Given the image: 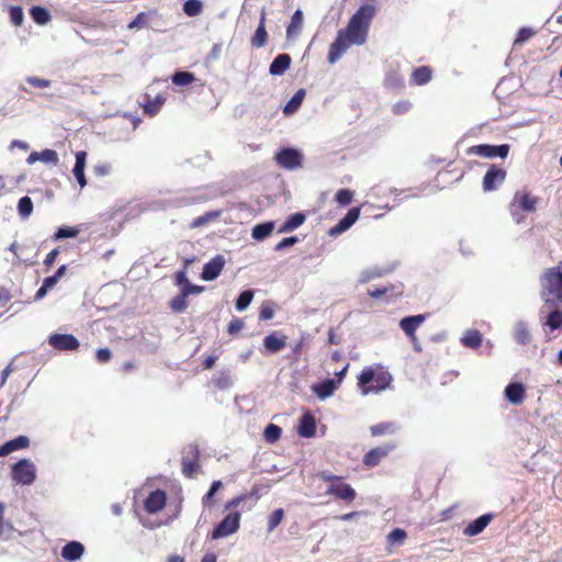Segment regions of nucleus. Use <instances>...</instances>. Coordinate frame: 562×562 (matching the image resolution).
<instances>
[{"instance_id": "26", "label": "nucleus", "mask_w": 562, "mask_h": 562, "mask_svg": "<svg viewBox=\"0 0 562 562\" xmlns=\"http://www.w3.org/2000/svg\"><path fill=\"white\" fill-rule=\"evenodd\" d=\"M291 57L288 54L278 55L269 67V72L272 76H281L283 75L291 65Z\"/></svg>"}, {"instance_id": "48", "label": "nucleus", "mask_w": 562, "mask_h": 562, "mask_svg": "<svg viewBox=\"0 0 562 562\" xmlns=\"http://www.w3.org/2000/svg\"><path fill=\"white\" fill-rule=\"evenodd\" d=\"M79 234V229L76 227L65 226L57 229L54 235L55 239L72 238Z\"/></svg>"}, {"instance_id": "1", "label": "nucleus", "mask_w": 562, "mask_h": 562, "mask_svg": "<svg viewBox=\"0 0 562 562\" xmlns=\"http://www.w3.org/2000/svg\"><path fill=\"white\" fill-rule=\"evenodd\" d=\"M540 297L543 307H562V261L542 271Z\"/></svg>"}, {"instance_id": "41", "label": "nucleus", "mask_w": 562, "mask_h": 562, "mask_svg": "<svg viewBox=\"0 0 562 562\" xmlns=\"http://www.w3.org/2000/svg\"><path fill=\"white\" fill-rule=\"evenodd\" d=\"M282 429L278 425L269 424L265 429L263 436L266 441L273 443L280 439Z\"/></svg>"}, {"instance_id": "46", "label": "nucleus", "mask_w": 562, "mask_h": 562, "mask_svg": "<svg viewBox=\"0 0 562 562\" xmlns=\"http://www.w3.org/2000/svg\"><path fill=\"white\" fill-rule=\"evenodd\" d=\"M352 198H353V192L349 189H340L337 191L336 195H335V201L342 205V206H346L348 204L351 203L352 201Z\"/></svg>"}, {"instance_id": "29", "label": "nucleus", "mask_w": 562, "mask_h": 562, "mask_svg": "<svg viewBox=\"0 0 562 562\" xmlns=\"http://www.w3.org/2000/svg\"><path fill=\"white\" fill-rule=\"evenodd\" d=\"M461 342L464 347L477 349L482 345V334L475 329L468 330L461 338Z\"/></svg>"}, {"instance_id": "30", "label": "nucleus", "mask_w": 562, "mask_h": 562, "mask_svg": "<svg viewBox=\"0 0 562 562\" xmlns=\"http://www.w3.org/2000/svg\"><path fill=\"white\" fill-rule=\"evenodd\" d=\"M304 97H305V90L304 89L297 90L292 95V98L288 101V103L285 104V106L283 109L284 114L290 115V114L295 113L299 110V108L301 106V104L304 100Z\"/></svg>"}, {"instance_id": "35", "label": "nucleus", "mask_w": 562, "mask_h": 562, "mask_svg": "<svg viewBox=\"0 0 562 562\" xmlns=\"http://www.w3.org/2000/svg\"><path fill=\"white\" fill-rule=\"evenodd\" d=\"M164 103L165 98L161 94H158L154 100L147 98L143 105L145 114L149 116L156 115L160 111Z\"/></svg>"}, {"instance_id": "8", "label": "nucleus", "mask_w": 562, "mask_h": 562, "mask_svg": "<svg viewBox=\"0 0 562 562\" xmlns=\"http://www.w3.org/2000/svg\"><path fill=\"white\" fill-rule=\"evenodd\" d=\"M240 514L231 513L213 529L212 539L227 537L237 531L239 528Z\"/></svg>"}, {"instance_id": "13", "label": "nucleus", "mask_w": 562, "mask_h": 562, "mask_svg": "<svg viewBox=\"0 0 562 562\" xmlns=\"http://www.w3.org/2000/svg\"><path fill=\"white\" fill-rule=\"evenodd\" d=\"M394 449V446L385 445L382 447H375L371 450H369L362 459V463L367 468H374L376 467L382 459L387 457V454Z\"/></svg>"}, {"instance_id": "58", "label": "nucleus", "mask_w": 562, "mask_h": 562, "mask_svg": "<svg viewBox=\"0 0 562 562\" xmlns=\"http://www.w3.org/2000/svg\"><path fill=\"white\" fill-rule=\"evenodd\" d=\"M317 476L324 481V482H327L328 485H334L336 484L337 482H339L340 477L341 476H338V475H335V474H331L330 472H327V471H322L317 474Z\"/></svg>"}, {"instance_id": "20", "label": "nucleus", "mask_w": 562, "mask_h": 562, "mask_svg": "<svg viewBox=\"0 0 562 562\" xmlns=\"http://www.w3.org/2000/svg\"><path fill=\"white\" fill-rule=\"evenodd\" d=\"M301 437L312 438L316 434L315 417L311 413H305L301 418L297 427Z\"/></svg>"}, {"instance_id": "16", "label": "nucleus", "mask_w": 562, "mask_h": 562, "mask_svg": "<svg viewBox=\"0 0 562 562\" xmlns=\"http://www.w3.org/2000/svg\"><path fill=\"white\" fill-rule=\"evenodd\" d=\"M359 207L350 209L347 212V214L335 226L330 228L329 234L334 236L346 232L356 223V221L359 218Z\"/></svg>"}, {"instance_id": "52", "label": "nucleus", "mask_w": 562, "mask_h": 562, "mask_svg": "<svg viewBox=\"0 0 562 562\" xmlns=\"http://www.w3.org/2000/svg\"><path fill=\"white\" fill-rule=\"evenodd\" d=\"M111 170H112V166L109 162H101V164L94 165L92 168V172L97 177H105V176L110 175Z\"/></svg>"}, {"instance_id": "18", "label": "nucleus", "mask_w": 562, "mask_h": 562, "mask_svg": "<svg viewBox=\"0 0 562 562\" xmlns=\"http://www.w3.org/2000/svg\"><path fill=\"white\" fill-rule=\"evenodd\" d=\"M88 154L85 150H80L76 153V161L72 169V173L79 183L80 188H85L87 186V178L85 176V168L87 162Z\"/></svg>"}, {"instance_id": "3", "label": "nucleus", "mask_w": 562, "mask_h": 562, "mask_svg": "<svg viewBox=\"0 0 562 562\" xmlns=\"http://www.w3.org/2000/svg\"><path fill=\"white\" fill-rule=\"evenodd\" d=\"M539 199L528 191H517L509 204L510 214L516 222H520L522 212L533 213L537 210Z\"/></svg>"}, {"instance_id": "25", "label": "nucleus", "mask_w": 562, "mask_h": 562, "mask_svg": "<svg viewBox=\"0 0 562 562\" xmlns=\"http://www.w3.org/2000/svg\"><path fill=\"white\" fill-rule=\"evenodd\" d=\"M268 33L266 30V12L262 11L260 15L259 25L252 35L250 42L254 47L260 48L267 44Z\"/></svg>"}, {"instance_id": "28", "label": "nucleus", "mask_w": 562, "mask_h": 562, "mask_svg": "<svg viewBox=\"0 0 562 562\" xmlns=\"http://www.w3.org/2000/svg\"><path fill=\"white\" fill-rule=\"evenodd\" d=\"M432 71L428 66H420L412 72V83L422 86L426 85L431 80Z\"/></svg>"}, {"instance_id": "22", "label": "nucleus", "mask_w": 562, "mask_h": 562, "mask_svg": "<svg viewBox=\"0 0 562 562\" xmlns=\"http://www.w3.org/2000/svg\"><path fill=\"white\" fill-rule=\"evenodd\" d=\"M506 398L514 405H519L526 397V390L521 383H509L505 389Z\"/></svg>"}, {"instance_id": "36", "label": "nucleus", "mask_w": 562, "mask_h": 562, "mask_svg": "<svg viewBox=\"0 0 562 562\" xmlns=\"http://www.w3.org/2000/svg\"><path fill=\"white\" fill-rule=\"evenodd\" d=\"M195 79L193 72L182 70L176 71L171 77L172 83L179 87L189 86L193 83Z\"/></svg>"}, {"instance_id": "53", "label": "nucleus", "mask_w": 562, "mask_h": 562, "mask_svg": "<svg viewBox=\"0 0 562 562\" xmlns=\"http://www.w3.org/2000/svg\"><path fill=\"white\" fill-rule=\"evenodd\" d=\"M535 34V32L531 30V29H528V27H522L518 31L517 35H516V38H515V44H524L525 42H527L532 35Z\"/></svg>"}, {"instance_id": "17", "label": "nucleus", "mask_w": 562, "mask_h": 562, "mask_svg": "<svg viewBox=\"0 0 562 562\" xmlns=\"http://www.w3.org/2000/svg\"><path fill=\"white\" fill-rule=\"evenodd\" d=\"M424 321L425 315L423 314L404 317L400 322V327L409 337V339L416 340V329L424 323Z\"/></svg>"}, {"instance_id": "37", "label": "nucleus", "mask_w": 562, "mask_h": 562, "mask_svg": "<svg viewBox=\"0 0 562 562\" xmlns=\"http://www.w3.org/2000/svg\"><path fill=\"white\" fill-rule=\"evenodd\" d=\"M302 24H303V13L301 10H296L291 18L290 24L286 27V35L290 37V36H293L294 34H296L301 30Z\"/></svg>"}, {"instance_id": "49", "label": "nucleus", "mask_w": 562, "mask_h": 562, "mask_svg": "<svg viewBox=\"0 0 562 562\" xmlns=\"http://www.w3.org/2000/svg\"><path fill=\"white\" fill-rule=\"evenodd\" d=\"M223 486L221 481H214L209 490V492L203 496L204 506H212L214 501V494Z\"/></svg>"}, {"instance_id": "6", "label": "nucleus", "mask_w": 562, "mask_h": 562, "mask_svg": "<svg viewBox=\"0 0 562 562\" xmlns=\"http://www.w3.org/2000/svg\"><path fill=\"white\" fill-rule=\"evenodd\" d=\"M200 469V450L196 445H189L181 458L182 474L191 479Z\"/></svg>"}, {"instance_id": "57", "label": "nucleus", "mask_w": 562, "mask_h": 562, "mask_svg": "<svg viewBox=\"0 0 562 562\" xmlns=\"http://www.w3.org/2000/svg\"><path fill=\"white\" fill-rule=\"evenodd\" d=\"M317 476L324 481V482H327L328 485H334L336 484L337 482H339L340 477L341 476H338V475H335V474H331L330 472H327V471H322L317 474Z\"/></svg>"}, {"instance_id": "47", "label": "nucleus", "mask_w": 562, "mask_h": 562, "mask_svg": "<svg viewBox=\"0 0 562 562\" xmlns=\"http://www.w3.org/2000/svg\"><path fill=\"white\" fill-rule=\"evenodd\" d=\"M283 517H284V512L282 508H278V509L273 510L272 514L268 518V529L270 531L276 529L282 521Z\"/></svg>"}, {"instance_id": "10", "label": "nucleus", "mask_w": 562, "mask_h": 562, "mask_svg": "<svg viewBox=\"0 0 562 562\" xmlns=\"http://www.w3.org/2000/svg\"><path fill=\"white\" fill-rule=\"evenodd\" d=\"M327 495L334 496L336 499L344 501L347 504L352 503L357 497L356 490L344 482V477H340L339 482L334 485H328L326 491Z\"/></svg>"}, {"instance_id": "7", "label": "nucleus", "mask_w": 562, "mask_h": 562, "mask_svg": "<svg viewBox=\"0 0 562 562\" xmlns=\"http://www.w3.org/2000/svg\"><path fill=\"white\" fill-rule=\"evenodd\" d=\"M274 159L280 167L289 170L300 168L303 162L302 154L294 148L281 149L277 153Z\"/></svg>"}, {"instance_id": "23", "label": "nucleus", "mask_w": 562, "mask_h": 562, "mask_svg": "<svg viewBox=\"0 0 562 562\" xmlns=\"http://www.w3.org/2000/svg\"><path fill=\"white\" fill-rule=\"evenodd\" d=\"M27 164L32 165L36 161H43L45 164L57 165L59 159L58 155L54 149H44L42 151H33L26 159Z\"/></svg>"}, {"instance_id": "45", "label": "nucleus", "mask_w": 562, "mask_h": 562, "mask_svg": "<svg viewBox=\"0 0 562 562\" xmlns=\"http://www.w3.org/2000/svg\"><path fill=\"white\" fill-rule=\"evenodd\" d=\"M170 307L176 313L183 312L188 307L187 296L181 292L170 301Z\"/></svg>"}, {"instance_id": "55", "label": "nucleus", "mask_w": 562, "mask_h": 562, "mask_svg": "<svg viewBox=\"0 0 562 562\" xmlns=\"http://www.w3.org/2000/svg\"><path fill=\"white\" fill-rule=\"evenodd\" d=\"M273 315H274V310L269 303L261 305L260 311H259V319L260 321H269L273 317Z\"/></svg>"}, {"instance_id": "32", "label": "nucleus", "mask_w": 562, "mask_h": 562, "mask_svg": "<svg viewBox=\"0 0 562 562\" xmlns=\"http://www.w3.org/2000/svg\"><path fill=\"white\" fill-rule=\"evenodd\" d=\"M305 221V215L303 213H294L292 214L280 227V233L291 232L297 227H300Z\"/></svg>"}, {"instance_id": "44", "label": "nucleus", "mask_w": 562, "mask_h": 562, "mask_svg": "<svg viewBox=\"0 0 562 562\" xmlns=\"http://www.w3.org/2000/svg\"><path fill=\"white\" fill-rule=\"evenodd\" d=\"M220 214H221L220 211H213V212H207L202 216H198L191 223V227L192 228L201 227V226L205 225L206 223H209L210 221L217 218L220 216Z\"/></svg>"}, {"instance_id": "51", "label": "nucleus", "mask_w": 562, "mask_h": 562, "mask_svg": "<svg viewBox=\"0 0 562 562\" xmlns=\"http://www.w3.org/2000/svg\"><path fill=\"white\" fill-rule=\"evenodd\" d=\"M407 538V533L405 530L395 528L387 535V540L391 543H402Z\"/></svg>"}, {"instance_id": "59", "label": "nucleus", "mask_w": 562, "mask_h": 562, "mask_svg": "<svg viewBox=\"0 0 562 562\" xmlns=\"http://www.w3.org/2000/svg\"><path fill=\"white\" fill-rule=\"evenodd\" d=\"M244 325L245 324H244V322L241 319L235 318V319L229 322L228 327H227V331L231 335H236L237 333H239L244 328Z\"/></svg>"}, {"instance_id": "64", "label": "nucleus", "mask_w": 562, "mask_h": 562, "mask_svg": "<svg viewBox=\"0 0 562 562\" xmlns=\"http://www.w3.org/2000/svg\"><path fill=\"white\" fill-rule=\"evenodd\" d=\"M58 281L59 280L53 274L44 279L43 285L49 291L57 284Z\"/></svg>"}, {"instance_id": "4", "label": "nucleus", "mask_w": 562, "mask_h": 562, "mask_svg": "<svg viewBox=\"0 0 562 562\" xmlns=\"http://www.w3.org/2000/svg\"><path fill=\"white\" fill-rule=\"evenodd\" d=\"M11 475L16 484L31 485L36 479V469L31 460L22 459L12 465Z\"/></svg>"}, {"instance_id": "5", "label": "nucleus", "mask_w": 562, "mask_h": 562, "mask_svg": "<svg viewBox=\"0 0 562 562\" xmlns=\"http://www.w3.org/2000/svg\"><path fill=\"white\" fill-rule=\"evenodd\" d=\"M509 145H490V144H480L474 145L467 148V155L472 156H481L485 158H494L499 157L502 159L506 158L509 154Z\"/></svg>"}, {"instance_id": "63", "label": "nucleus", "mask_w": 562, "mask_h": 562, "mask_svg": "<svg viewBox=\"0 0 562 562\" xmlns=\"http://www.w3.org/2000/svg\"><path fill=\"white\" fill-rule=\"evenodd\" d=\"M58 254H59L58 248H55L50 252H48L46 258H45V260H44V265L46 267H50L55 262Z\"/></svg>"}, {"instance_id": "42", "label": "nucleus", "mask_w": 562, "mask_h": 562, "mask_svg": "<svg viewBox=\"0 0 562 562\" xmlns=\"http://www.w3.org/2000/svg\"><path fill=\"white\" fill-rule=\"evenodd\" d=\"M254 299V292L250 290L243 291L236 300V308L238 311L246 310Z\"/></svg>"}, {"instance_id": "54", "label": "nucleus", "mask_w": 562, "mask_h": 562, "mask_svg": "<svg viewBox=\"0 0 562 562\" xmlns=\"http://www.w3.org/2000/svg\"><path fill=\"white\" fill-rule=\"evenodd\" d=\"M26 82H29L32 87L38 88V89H45L50 86V80L43 79L38 77H27Z\"/></svg>"}, {"instance_id": "50", "label": "nucleus", "mask_w": 562, "mask_h": 562, "mask_svg": "<svg viewBox=\"0 0 562 562\" xmlns=\"http://www.w3.org/2000/svg\"><path fill=\"white\" fill-rule=\"evenodd\" d=\"M9 14H10V21L15 26H20L23 23L24 13H23V10H22L21 7H19V5L11 7L10 11H9Z\"/></svg>"}, {"instance_id": "11", "label": "nucleus", "mask_w": 562, "mask_h": 562, "mask_svg": "<svg viewBox=\"0 0 562 562\" xmlns=\"http://www.w3.org/2000/svg\"><path fill=\"white\" fill-rule=\"evenodd\" d=\"M49 345L63 351H72L79 348L78 339L70 334H53L48 338Z\"/></svg>"}, {"instance_id": "39", "label": "nucleus", "mask_w": 562, "mask_h": 562, "mask_svg": "<svg viewBox=\"0 0 562 562\" xmlns=\"http://www.w3.org/2000/svg\"><path fill=\"white\" fill-rule=\"evenodd\" d=\"M396 430L394 423H380L370 427L372 436H382L385 434H393Z\"/></svg>"}, {"instance_id": "27", "label": "nucleus", "mask_w": 562, "mask_h": 562, "mask_svg": "<svg viewBox=\"0 0 562 562\" xmlns=\"http://www.w3.org/2000/svg\"><path fill=\"white\" fill-rule=\"evenodd\" d=\"M337 382L333 379H326L317 384L313 385L314 393L321 398L325 400L329 397L337 389Z\"/></svg>"}, {"instance_id": "56", "label": "nucleus", "mask_w": 562, "mask_h": 562, "mask_svg": "<svg viewBox=\"0 0 562 562\" xmlns=\"http://www.w3.org/2000/svg\"><path fill=\"white\" fill-rule=\"evenodd\" d=\"M296 243H299V238L296 236L285 237L274 246V250H282L295 245Z\"/></svg>"}, {"instance_id": "62", "label": "nucleus", "mask_w": 562, "mask_h": 562, "mask_svg": "<svg viewBox=\"0 0 562 562\" xmlns=\"http://www.w3.org/2000/svg\"><path fill=\"white\" fill-rule=\"evenodd\" d=\"M5 527L10 530L13 529L11 524L4 522V505L0 503V537L4 533Z\"/></svg>"}, {"instance_id": "14", "label": "nucleus", "mask_w": 562, "mask_h": 562, "mask_svg": "<svg viewBox=\"0 0 562 562\" xmlns=\"http://www.w3.org/2000/svg\"><path fill=\"white\" fill-rule=\"evenodd\" d=\"M225 266V259L222 255H217L206 262L203 267L201 278L205 281L215 280Z\"/></svg>"}, {"instance_id": "2", "label": "nucleus", "mask_w": 562, "mask_h": 562, "mask_svg": "<svg viewBox=\"0 0 562 562\" xmlns=\"http://www.w3.org/2000/svg\"><path fill=\"white\" fill-rule=\"evenodd\" d=\"M392 375L383 367H366L358 376V386L362 395L378 393L390 386Z\"/></svg>"}, {"instance_id": "33", "label": "nucleus", "mask_w": 562, "mask_h": 562, "mask_svg": "<svg viewBox=\"0 0 562 562\" xmlns=\"http://www.w3.org/2000/svg\"><path fill=\"white\" fill-rule=\"evenodd\" d=\"M551 312L548 314L544 325L551 330H557L562 327V311L560 307H549Z\"/></svg>"}, {"instance_id": "24", "label": "nucleus", "mask_w": 562, "mask_h": 562, "mask_svg": "<svg viewBox=\"0 0 562 562\" xmlns=\"http://www.w3.org/2000/svg\"><path fill=\"white\" fill-rule=\"evenodd\" d=\"M85 552V547L78 541H70L61 549V557L67 561L79 560Z\"/></svg>"}, {"instance_id": "61", "label": "nucleus", "mask_w": 562, "mask_h": 562, "mask_svg": "<svg viewBox=\"0 0 562 562\" xmlns=\"http://www.w3.org/2000/svg\"><path fill=\"white\" fill-rule=\"evenodd\" d=\"M202 290V286L187 282L186 285L182 288V293L184 294V296L188 297L190 294L200 293Z\"/></svg>"}, {"instance_id": "31", "label": "nucleus", "mask_w": 562, "mask_h": 562, "mask_svg": "<svg viewBox=\"0 0 562 562\" xmlns=\"http://www.w3.org/2000/svg\"><path fill=\"white\" fill-rule=\"evenodd\" d=\"M514 338L519 345H528L531 341V334L526 323H518L515 327Z\"/></svg>"}, {"instance_id": "60", "label": "nucleus", "mask_w": 562, "mask_h": 562, "mask_svg": "<svg viewBox=\"0 0 562 562\" xmlns=\"http://www.w3.org/2000/svg\"><path fill=\"white\" fill-rule=\"evenodd\" d=\"M112 357V352L109 348H101L97 351L95 358L100 363L108 362Z\"/></svg>"}, {"instance_id": "34", "label": "nucleus", "mask_w": 562, "mask_h": 562, "mask_svg": "<svg viewBox=\"0 0 562 562\" xmlns=\"http://www.w3.org/2000/svg\"><path fill=\"white\" fill-rule=\"evenodd\" d=\"M30 14L35 23L44 25L50 21V13L46 8L34 5L30 9Z\"/></svg>"}, {"instance_id": "43", "label": "nucleus", "mask_w": 562, "mask_h": 562, "mask_svg": "<svg viewBox=\"0 0 562 562\" xmlns=\"http://www.w3.org/2000/svg\"><path fill=\"white\" fill-rule=\"evenodd\" d=\"M18 211L22 217H29L33 211V202L30 196H23L19 200Z\"/></svg>"}, {"instance_id": "12", "label": "nucleus", "mask_w": 562, "mask_h": 562, "mask_svg": "<svg viewBox=\"0 0 562 562\" xmlns=\"http://www.w3.org/2000/svg\"><path fill=\"white\" fill-rule=\"evenodd\" d=\"M167 504V494L162 490L151 491L144 499V509L148 514H157L165 508Z\"/></svg>"}, {"instance_id": "38", "label": "nucleus", "mask_w": 562, "mask_h": 562, "mask_svg": "<svg viewBox=\"0 0 562 562\" xmlns=\"http://www.w3.org/2000/svg\"><path fill=\"white\" fill-rule=\"evenodd\" d=\"M273 231V223L267 222L262 224H258L252 228V237L257 240L265 239L268 237Z\"/></svg>"}, {"instance_id": "21", "label": "nucleus", "mask_w": 562, "mask_h": 562, "mask_svg": "<svg viewBox=\"0 0 562 562\" xmlns=\"http://www.w3.org/2000/svg\"><path fill=\"white\" fill-rule=\"evenodd\" d=\"M29 446V437L21 435L0 446V457H5L16 450L26 449Z\"/></svg>"}, {"instance_id": "9", "label": "nucleus", "mask_w": 562, "mask_h": 562, "mask_svg": "<svg viewBox=\"0 0 562 562\" xmlns=\"http://www.w3.org/2000/svg\"><path fill=\"white\" fill-rule=\"evenodd\" d=\"M507 172L497 165H491L483 177L482 187L485 192L497 190L505 181Z\"/></svg>"}, {"instance_id": "15", "label": "nucleus", "mask_w": 562, "mask_h": 562, "mask_svg": "<svg viewBox=\"0 0 562 562\" xmlns=\"http://www.w3.org/2000/svg\"><path fill=\"white\" fill-rule=\"evenodd\" d=\"M288 337L279 330H274L263 338V347L270 353H277L286 346Z\"/></svg>"}, {"instance_id": "19", "label": "nucleus", "mask_w": 562, "mask_h": 562, "mask_svg": "<svg viewBox=\"0 0 562 562\" xmlns=\"http://www.w3.org/2000/svg\"><path fill=\"white\" fill-rule=\"evenodd\" d=\"M493 515L485 514L470 522L463 530V535L468 537H474L481 533L487 525L492 521Z\"/></svg>"}, {"instance_id": "40", "label": "nucleus", "mask_w": 562, "mask_h": 562, "mask_svg": "<svg viewBox=\"0 0 562 562\" xmlns=\"http://www.w3.org/2000/svg\"><path fill=\"white\" fill-rule=\"evenodd\" d=\"M203 4L200 0H188L183 4V11L188 16H196L202 13Z\"/></svg>"}]
</instances>
